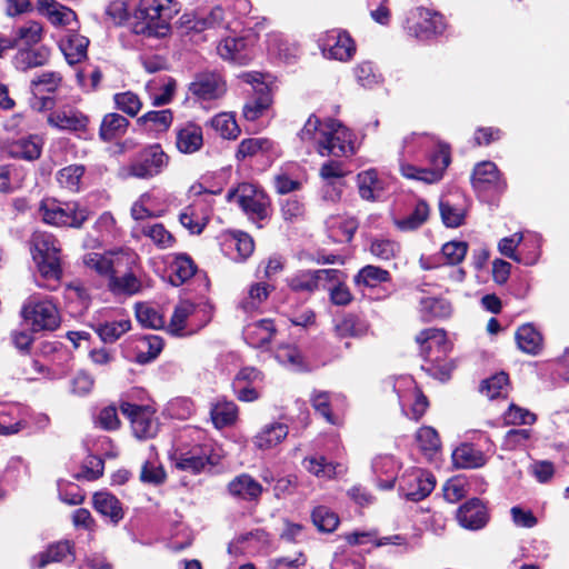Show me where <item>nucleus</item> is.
I'll list each match as a JSON object with an SVG mask.
<instances>
[{
	"instance_id": "obj_1",
	"label": "nucleus",
	"mask_w": 569,
	"mask_h": 569,
	"mask_svg": "<svg viewBox=\"0 0 569 569\" xmlns=\"http://www.w3.org/2000/svg\"><path fill=\"white\" fill-rule=\"evenodd\" d=\"M416 341L420 345L422 357L430 363L427 371L440 380H447L453 369V365L447 361L451 350L447 333L441 329L429 328L422 330Z\"/></svg>"
},
{
	"instance_id": "obj_2",
	"label": "nucleus",
	"mask_w": 569,
	"mask_h": 569,
	"mask_svg": "<svg viewBox=\"0 0 569 569\" xmlns=\"http://www.w3.org/2000/svg\"><path fill=\"white\" fill-rule=\"evenodd\" d=\"M222 449L208 440L193 446H180L170 453V460L177 469L199 473L207 466H216L222 458Z\"/></svg>"
},
{
	"instance_id": "obj_3",
	"label": "nucleus",
	"mask_w": 569,
	"mask_h": 569,
	"mask_svg": "<svg viewBox=\"0 0 569 569\" xmlns=\"http://www.w3.org/2000/svg\"><path fill=\"white\" fill-rule=\"evenodd\" d=\"M31 247L41 277L58 282L62 274L59 241L49 232L36 231Z\"/></svg>"
},
{
	"instance_id": "obj_4",
	"label": "nucleus",
	"mask_w": 569,
	"mask_h": 569,
	"mask_svg": "<svg viewBox=\"0 0 569 569\" xmlns=\"http://www.w3.org/2000/svg\"><path fill=\"white\" fill-rule=\"evenodd\" d=\"M38 212L44 223L54 227L78 229L89 218V210L78 202H64L50 197L40 201Z\"/></svg>"
},
{
	"instance_id": "obj_5",
	"label": "nucleus",
	"mask_w": 569,
	"mask_h": 569,
	"mask_svg": "<svg viewBox=\"0 0 569 569\" xmlns=\"http://www.w3.org/2000/svg\"><path fill=\"white\" fill-rule=\"evenodd\" d=\"M169 163L170 156L161 144L151 143L142 148L123 170L129 177L149 180L164 172Z\"/></svg>"
},
{
	"instance_id": "obj_6",
	"label": "nucleus",
	"mask_w": 569,
	"mask_h": 569,
	"mask_svg": "<svg viewBox=\"0 0 569 569\" xmlns=\"http://www.w3.org/2000/svg\"><path fill=\"white\" fill-rule=\"evenodd\" d=\"M227 199L236 203L252 221H262L269 217L270 199L260 187L242 182L229 190Z\"/></svg>"
},
{
	"instance_id": "obj_7",
	"label": "nucleus",
	"mask_w": 569,
	"mask_h": 569,
	"mask_svg": "<svg viewBox=\"0 0 569 569\" xmlns=\"http://www.w3.org/2000/svg\"><path fill=\"white\" fill-rule=\"evenodd\" d=\"M430 168H420L406 160L400 161V172L407 179L422 181L425 183H436L443 177L445 170L451 162L449 147L440 144L438 152L429 154Z\"/></svg>"
},
{
	"instance_id": "obj_8",
	"label": "nucleus",
	"mask_w": 569,
	"mask_h": 569,
	"mask_svg": "<svg viewBox=\"0 0 569 569\" xmlns=\"http://www.w3.org/2000/svg\"><path fill=\"white\" fill-rule=\"evenodd\" d=\"M211 317L206 308L197 307L188 300L179 302L172 313L168 331L173 336H186L204 327Z\"/></svg>"
},
{
	"instance_id": "obj_9",
	"label": "nucleus",
	"mask_w": 569,
	"mask_h": 569,
	"mask_svg": "<svg viewBox=\"0 0 569 569\" xmlns=\"http://www.w3.org/2000/svg\"><path fill=\"white\" fill-rule=\"evenodd\" d=\"M393 391L397 393L399 405L405 416L419 420L429 406L426 396L418 389L410 376H401L393 380Z\"/></svg>"
},
{
	"instance_id": "obj_10",
	"label": "nucleus",
	"mask_w": 569,
	"mask_h": 569,
	"mask_svg": "<svg viewBox=\"0 0 569 569\" xmlns=\"http://www.w3.org/2000/svg\"><path fill=\"white\" fill-rule=\"evenodd\" d=\"M446 27L442 14L422 7L410 10L406 21L408 33L420 40L442 34Z\"/></svg>"
},
{
	"instance_id": "obj_11",
	"label": "nucleus",
	"mask_w": 569,
	"mask_h": 569,
	"mask_svg": "<svg viewBox=\"0 0 569 569\" xmlns=\"http://www.w3.org/2000/svg\"><path fill=\"white\" fill-rule=\"evenodd\" d=\"M22 316L34 331L54 330L61 321L56 305L50 300H40L37 297L28 299L22 308Z\"/></svg>"
},
{
	"instance_id": "obj_12",
	"label": "nucleus",
	"mask_w": 569,
	"mask_h": 569,
	"mask_svg": "<svg viewBox=\"0 0 569 569\" xmlns=\"http://www.w3.org/2000/svg\"><path fill=\"white\" fill-rule=\"evenodd\" d=\"M137 260V254L131 250L108 251L106 253L89 252L83 257L84 266L98 276L110 278L117 273L118 268L124 263L130 266Z\"/></svg>"
},
{
	"instance_id": "obj_13",
	"label": "nucleus",
	"mask_w": 569,
	"mask_h": 569,
	"mask_svg": "<svg viewBox=\"0 0 569 569\" xmlns=\"http://www.w3.org/2000/svg\"><path fill=\"white\" fill-rule=\"evenodd\" d=\"M121 412L129 418L133 435L138 439H149L157 435L159 422L156 411L149 406H137L130 402H122Z\"/></svg>"
},
{
	"instance_id": "obj_14",
	"label": "nucleus",
	"mask_w": 569,
	"mask_h": 569,
	"mask_svg": "<svg viewBox=\"0 0 569 569\" xmlns=\"http://www.w3.org/2000/svg\"><path fill=\"white\" fill-rule=\"evenodd\" d=\"M439 210L443 224L458 228L465 222L468 210V199L460 190H453L441 197Z\"/></svg>"
},
{
	"instance_id": "obj_15",
	"label": "nucleus",
	"mask_w": 569,
	"mask_h": 569,
	"mask_svg": "<svg viewBox=\"0 0 569 569\" xmlns=\"http://www.w3.org/2000/svg\"><path fill=\"white\" fill-rule=\"evenodd\" d=\"M433 476L421 469H412L403 475L400 482V490L411 501H420L435 489Z\"/></svg>"
},
{
	"instance_id": "obj_16",
	"label": "nucleus",
	"mask_w": 569,
	"mask_h": 569,
	"mask_svg": "<svg viewBox=\"0 0 569 569\" xmlns=\"http://www.w3.org/2000/svg\"><path fill=\"white\" fill-rule=\"evenodd\" d=\"M328 139L323 150L326 156L348 157L355 153L353 134L339 121L328 119Z\"/></svg>"
},
{
	"instance_id": "obj_17",
	"label": "nucleus",
	"mask_w": 569,
	"mask_h": 569,
	"mask_svg": "<svg viewBox=\"0 0 569 569\" xmlns=\"http://www.w3.org/2000/svg\"><path fill=\"white\" fill-rule=\"evenodd\" d=\"M254 37H228L217 47L219 56L237 64H247L253 58Z\"/></svg>"
},
{
	"instance_id": "obj_18",
	"label": "nucleus",
	"mask_w": 569,
	"mask_h": 569,
	"mask_svg": "<svg viewBox=\"0 0 569 569\" xmlns=\"http://www.w3.org/2000/svg\"><path fill=\"white\" fill-rule=\"evenodd\" d=\"M321 50L327 58L348 61L356 52V44L347 32L331 30L322 38Z\"/></svg>"
},
{
	"instance_id": "obj_19",
	"label": "nucleus",
	"mask_w": 569,
	"mask_h": 569,
	"mask_svg": "<svg viewBox=\"0 0 569 569\" xmlns=\"http://www.w3.org/2000/svg\"><path fill=\"white\" fill-rule=\"evenodd\" d=\"M47 121L51 127L59 130L77 132L87 129L89 118L72 106H62L50 112Z\"/></svg>"
},
{
	"instance_id": "obj_20",
	"label": "nucleus",
	"mask_w": 569,
	"mask_h": 569,
	"mask_svg": "<svg viewBox=\"0 0 569 569\" xmlns=\"http://www.w3.org/2000/svg\"><path fill=\"white\" fill-rule=\"evenodd\" d=\"M189 91L198 100L210 101L224 94L226 83L218 73L203 72L194 77L189 84Z\"/></svg>"
},
{
	"instance_id": "obj_21",
	"label": "nucleus",
	"mask_w": 569,
	"mask_h": 569,
	"mask_svg": "<svg viewBox=\"0 0 569 569\" xmlns=\"http://www.w3.org/2000/svg\"><path fill=\"white\" fill-rule=\"evenodd\" d=\"M339 274L337 269L301 270L288 279V286L296 292L311 293L319 288L320 282L337 279Z\"/></svg>"
},
{
	"instance_id": "obj_22",
	"label": "nucleus",
	"mask_w": 569,
	"mask_h": 569,
	"mask_svg": "<svg viewBox=\"0 0 569 569\" xmlns=\"http://www.w3.org/2000/svg\"><path fill=\"white\" fill-rule=\"evenodd\" d=\"M178 12L173 0H139L136 18L152 26L157 21L171 19L172 14Z\"/></svg>"
},
{
	"instance_id": "obj_23",
	"label": "nucleus",
	"mask_w": 569,
	"mask_h": 569,
	"mask_svg": "<svg viewBox=\"0 0 569 569\" xmlns=\"http://www.w3.org/2000/svg\"><path fill=\"white\" fill-rule=\"evenodd\" d=\"M210 206L202 199H197L182 209L179 221L191 234H200L209 222Z\"/></svg>"
},
{
	"instance_id": "obj_24",
	"label": "nucleus",
	"mask_w": 569,
	"mask_h": 569,
	"mask_svg": "<svg viewBox=\"0 0 569 569\" xmlns=\"http://www.w3.org/2000/svg\"><path fill=\"white\" fill-rule=\"evenodd\" d=\"M328 119L321 121L318 117L311 114L300 130L299 138L307 146L309 151L312 149L319 154L326 156L323 148L328 139Z\"/></svg>"
},
{
	"instance_id": "obj_25",
	"label": "nucleus",
	"mask_w": 569,
	"mask_h": 569,
	"mask_svg": "<svg viewBox=\"0 0 569 569\" xmlns=\"http://www.w3.org/2000/svg\"><path fill=\"white\" fill-rule=\"evenodd\" d=\"M357 184L361 199L378 201L388 188V179L380 176L376 169H368L357 174Z\"/></svg>"
},
{
	"instance_id": "obj_26",
	"label": "nucleus",
	"mask_w": 569,
	"mask_h": 569,
	"mask_svg": "<svg viewBox=\"0 0 569 569\" xmlns=\"http://www.w3.org/2000/svg\"><path fill=\"white\" fill-rule=\"evenodd\" d=\"M42 148V138L37 134H30L8 142L4 151L10 158L34 161L40 158Z\"/></svg>"
},
{
	"instance_id": "obj_27",
	"label": "nucleus",
	"mask_w": 569,
	"mask_h": 569,
	"mask_svg": "<svg viewBox=\"0 0 569 569\" xmlns=\"http://www.w3.org/2000/svg\"><path fill=\"white\" fill-rule=\"evenodd\" d=\"M472 186L478 192L501 191L505 188V182L501 180L497 166L491 161H483L473 170Z\"/></svg>"
},
{
	"instance_id": "obj_28",
	"label": "nucleus",
	"mask_w": 569,
	"mask_h": 569,
	"mask_svg": "<svg viewBox=\"0 0 569 569\" xmlns=\"http://www.w3.org/2000/svg\"><path fill=\"white\" fill-rule=\"evenodd\" d=\"M430 216V207L425 200L415 201L409 208V212L403 216L392 217L395 227L402 232H410L423 226Z\"/></svg>"
},
{
	"instance_id": "obj_29",
	"label": "nucleus",
	"mask_w": 569,
	"mask_h": 569,
	"mask_svg": "<svg viewBox=\"0 0 569 569\" xmlns=\"http://www.w3.org/2000/svg\"><path fill=\"white\" fill-rule=\"evenodd\" d=\"M203 146L202 128L194 122H187L176 129V147L179 152L191 154Z\"/></svg>"
},
{
	"instance_id": "obj_30",
	"label": "nucleus",
	"mask_w": 569,
	"mask_h": 569,
	"mask_svg": "<svg viewBox=\"0 0 569 569\" xmlns=\"http://www.w3.org/2000/svg\"><path fill=\"white\" fill-rule=\"evenodd\" d=\"M27 427V412L19 405H0V435L18 433Z\"/></svg>"
},
{
	"instance_id": "obj_31",
	"label": "nucleus",
	"mask_w": 569,
	"mask_h": 569,
	"mask_svg": "<svg viewBox=\"0 0 569 569\" xmlns=\"http://www.w3.org/2000/svg\"><path fill=\"white\" fill-rule=\"evenodd\" d=\"M277 333L276 326L271 319H261L248 323L243 329V337L248 345L253 348H264Z\"/></svg>"
},
{
	"instance_id": "obj_32",
	"label": "nucleus",
	"mask_w": 569,
	"mask_h": 569,
	"mask_svg": "<svg viewBox=\"0 0 569 569\" xmlns=\"http://www.w3.org/2000/svg\"><path fill=\"white\" fill-rule=\"evenodd\" d=\"M37 9L56 27H68L76 22V13L57 0H38Z\"/></svg>"
},
{
	"instance_id": "obj_33",
	"label": "nucleus",
	"mask_w": 569,
	"mask_h": 569,
	"mask_svg": "<svg viewBox=\"0 0 569 569\" xmlns=\"http://www.w3.org/2000/svg\"><path fill=\"white\" fill-rule=\"evenodd\" d=\"M522 241H523L522 233H513L512 236L505 237L499 241L498 250L502 256H505L509 259H512L516 262L525 263L527 266L536 263V261L538 259V254H539L538 253V248H539L538 240L532 239L531 242L533 246V250L523 257L516 252V249Z\"/></svg>"
},
{
	"instance_id": "obj_34",
	"label": "nucleus",
	"mask_w": 569,
	"mask_h": 569,
	"mask_svg": "<svg viewBox=\"0 0 569 569\" xmlns=\"http://www.w3.org/2000/svg\"><path fill=\"white\" fill-rule=\"evenodd\" d=\"M457 519L463 528L480 529L488 520L486 507L479 499H471L458 509Z\"/></svg>"
},
{
	"instance_id": "obj_35",
	"label": "nucleus",
	"mask_w": 569,
	"mask_h": 569,
	"mask_svg": "<svg viewBox=\"0 0 569 569\" xmlns=\"http://www.w3.org/2000/svg\"><path fill=\"white\" fill-rule=\"evenodd\" d=\"M289 427L280 421H273L261 428L254 436L253 443L258 449L269 450L280 445L288 436Z\"/></svg>"
},
{
	"instance_id": "obj_36",
	"label": "nucleus",
	"mask_w": 569,
	"mask_h": 569,
	"mask_svg": "<svg viewBox=\"0 0 569 569\" xmlns=\"http://www.w3.org/2000/svg\"><path fill=\"white\" fill-rule=\"evenodd\" d=\"M158 194L148 191L142 193L133 203L130 210L134 220H144L148 218H158L164 213V209L159 203Z\"/></svg>"
},
{
	"instance_id": "obj_37",
	"label": "nucleus",
	"mask_w": 569,
	"mask_h": 569,
	"mask_svg": "<svg viewBox=\"0 0 569 569\" xmlns=\"http://www.w3.org/2000/svg\"><path fill=\"white\" fill-rule=\"evenodd\" d=\"M50 58V49L46 46L20 49L13 57V64L18 70L27 71L44 66Z\"/></svg>"
},
{
	"instance_id": "obj_38",
	"label": "nucleus",
	"mask_w": 569,
	"mask_h": 569,
	"mask_svg": "<svg viewBox=\"0 0 569 569\" xmlns=\"http://www.w3.org/2000/svg\"><path fill=\"white\" fill-rule=\"evenodd\" d=\"M399 466L390 455L377 456L372 461V470L377 476L378 486L382 489H391L395 485Z\"/></svg>"
},
{
	"instance_id": "obj_39",
	"label": "nucleus",
	"mask_w": 569,
	"mask_h": 569,
	"mask_svg": "<svg viewBox=\"0 0 569 569\" xmlns=\"http://www.w3.org/2000/svg\"><path fill=\"white\" fill-rule=\"evenodd\" d=\"M197 271V266L190 256L186 253L174 254L169 264V281L172 286L179 287L188 281Z\"/></svg>"
},
{
	"instance_id": "obj_40",
	"label": "nucleus",
	"mask_w": 569,
	"mask_h": 569,
	"mask_svg": "<svg viewBox=\"0 0 569 569\" xmlns=\"http://www.w3.org/2000/svg\"><path fill=\"white\" fill-rule=\"evenodd\" d=\"M453 466L458 469H475L486 465L483 452L472 445L462 443L452 452Z\"/></svg>"
},
{
	"instance_id": "obj_41",
	"label": "nucleus",
	"mask_w": 569,
	"mask_h": 569,
	"mask_svg": "<svg viewBox=\"0 0 569 569\" xmlns=\"http://www.w3.org/2000/svg\"><path fill=\"white\" fill-rule=\"evenodd\" d=\"M302 463L306 470L322 479H332L347 470L342 463L329 462L322 456L307 457Z\"/></svg>"
},
{
	"instance_id": "obj_42",
	"label": "nucleus",
	"mask_w": 569,
	"mask_h": 569,
	"mask_svg": "<svg viewBox=\"0 0 569 569\" xmlns=\"http://www.w3.org/2000/svg\"><path fill=\"white\" fill-rule=\"evenodd\" d=\"M89 40L78 33H68L59 43L66 60L70 64L78 63L87 57Z\"/></svg>"
},
{
	"instance_id": "obj_43",
	"label": "nucleus",
	"mask_w": 569,
	"mask_h": 569,
	"mask_svg": "<svg viewBox=\"0 0 569 569\" xmlns=\"http://www.w3.org/2000/svg\"><path fill=\"white\" fill-rule=\"evenodd\" d=\"M228 491L233 497L254 500L261 495L262 487L251 476L242 473L229 482Z\"/></svg>"
},
{
	"instance_id": "obj_44",
	"label": "nucleus",
	"mask_w": 569,
	"mask_h": 569,
	"mask_svg": "<svg viewBox=\"0 0 569 569\" xmlns=\"http://www.w3.org/2000/svg\"><path fill=\"white\" fill-rule=\"evenodd\" d=\"M93 328L103 342L112 343L131 329V321L121 317L111 321L96 322Z\"/></svg>"
},
{
	"instance_id": "obj_45",
	"label": "nucleus",
	"mask_w": 569,
	"mask_h": 569,
	"mask_svg": "<svg viewBox=\"0 0 569 569\" xmlns=\"http://www.w3.org/2000/svg\"><path fill=\"white\" fill-rule=\"evenodd\" d=\"M72 558L71 545L69 541H61L50 546L46 551L32 557L31 565L41 569L50 562H59Z\"/></svg>"
},
{
	"instance_id": "obj_46",
	"label": "nucleus",
	"mask_w": 569,
	"mask_h": 569,
	"mask_svg": "<svg viewBox=\"0 0 569 569\" xmlns=\"http://www.w3.org/2000/svg\"><path fill=\"white\" fill-rule=\"evenodd\" d=\"M441 143L438 142L433 137L427 133H410L405 137L402 142V157H413L419 151H429L430 149H435L432 152H438L439 146Z\"/></svg>"
},
{
	"instance_id": "obj_47",
	"label": "nucleus",
	"mask_w": 569,
	"mask_h": 569,
	"mask_svg": "<svg viewBox=\"0 0 569 569\" xmlns=\"http://www.w3.org/2000/svg\"><path fill=\"white\" fill-rule=\"evenodd\" d=\"M94 509L112 523H118L123 518V511L119 500L108 492H97L93 496Z\"/></svg>"
},
{
	"instance_id": "obj_48",
	"label": "nucleus",
	"mask_w": 569,
	"mask_h": 569,
	"mask_svg": "<svg viewBox=\"0 0 569 569\" xmlns=\"http://www.w3.org/2000/svg\"><path fill=\"white\" fill-rule=\"evenodd\" d=\"M138 230L161 250L170 249L176 243V238L162 223H146Z\"/></svg>"
},
{
	"instance_id": "obj_49",
	"label": "nucleus",
	"mask_w": 569,
	"mask_h": 569,
	"mask_svg": "<svg viewBox=\"0 0 569 569\" xmlns=\"http://www.w3.org/2000/svg\"><path fill=\"white\" fill-rule=\"evenodd\" d=\"M211 420L216 428L222 429L233 425L238 419V407L226 399L218 400L210 410Z\"/></svg>"
},
{
	"instance_id": "obj_50",
	"label": "nucleus",
	"mask_w": 569,
	"mask_h": 569,
	"mask_svg": "<svg viewBox=\"0 0 569 569\" xmlns=\"http://www.w3.org/2000/svg\"><path fill=\"white\" fill-rule=\"evenodd\" d=\"M84 172L86 168L82 164H70L60 169L56 179L62 189L76 193L82 188Z\"/></svg>"
},
{
	"instance_id": "obj_51",
	"label": "nucleus",
	"mask_w": 569,
	"mask_h": 569,
	"mask_svg": "<svg viewBox=\"0 0 569 569\" xmlns=\"http://www.w3.org/2000/svg\"><path fill=\"white\" fill-rule=\"evenodd\" d=\"M129 121L119 113H108L100 124L99 136L103 141H111L126 133Z\"/></svg>"
},
{
	"instance_id": "obj_52",
	"label": "nucleus",
	"mask_w": 569,
	"mask_h": 569,
	"mask_svg": "<svg viewBox=\"0 0 569 569\" xmlns=\"http://www.w3.org/2000/svg\"><path fill=\"white\" fill-rule=\"evenodd\" d=\"M272 287L264 282H257L249 287L248 293L239 302V308L244 312H253L268 299Z\"/></svg>"
},
{
	"instance_id": "obj_53",
	"label": "nucleus",
	"mask_w": 569,
	"mask_h": 569,
	"mask_svg": "<svg viewBox=\"0 0 569 569\" xmlns=\"http://www.w3.org/2000/svg\"><path fill=\"white\" fill-rule=\"evenodd\" d=\"M451 305L443 298L423 297L420 300V312L425 320L447 318L451 315Z\"/></svg>"
},
{
	"instance_id": "obj_54",
	"label": "nucleus",
	"mask_w": 569,
	"mask_h": 569,
	"mask_svg": "<svg viewBox=\"0 0 569 569\" xmlns=\"http://www.w3.org/2000/svg\"><path fill=\"white\" fill-rule=\"evenodd\" d=\"M516 341L520 350L530 355L538 353L542 346L540 332L531 325H523L517 330Z\"/></svg>"
},
{
	"instance_id": "obj_55",
	"label": "nucleus",
	"mask_w": 569,
	"mask_h": 569,
	"mask_svg": "<svg viewBox=\"0 0 569 569\" xmlns=\"http://www.w3.org/2000/svg\"><path fill=\"white\" fill-rule=\"evenodd\" d=\"M63 298L73 313L83 312L88 309L90 303L89 293L80 283L67 284L63 289Z\"/></svg>"
},
{
	"instance_id": "obj_56",
	"label": "nucleus",
	"mask_w": 569,
	"mask_h": 569,
	"mask_svg": "<svg viewBox=\"0 0 569 569\" xmlns=\"http://www.w3.org/2000/svg\"><path fill=\"white\" fill-rule=\"evenodd\" d=\"M335 330L338 337L347 338H360L368 333V323L355 315H347L336 326Z\"/></svg>"
},
{
	"instance_id": "obj_57",
	"label": "nucleus",
	"mask_w": 569,
	"mask_h": 569,
	"mask_svg": "<svg viewBox=\"0 0 569 569\" xmlns=\"http://www.w3.org/2000/svg\"><path fill=\"white\" fill-rule=\"evenodd\" d=\"M43 37V27L38 21H27L24 24L18 27L14 31V40L18 44L32 47L39 43Z\"/></svg>"
},
{
	"instance_id": "obj_58",
	"label": "nucleus",
	"mask_w": 569,
	"mask_h": 569,
	"mask_svg": "<svg viewBox=\"0 0 569 569\" xmlns=\"http://www.w3.org/2000/svg\"><path fill=\"white\" fill-rule=\"evenodd\" d=\"M212 129L224 139H236L240 128L231 112H221L210 120Z\"/></svg>"
},
{
	"instance_id": "obj_59",
	"label": "nucleus",
	"mask_w": 569,
	"mask_h": 569,
	"mask_svg": "<svg viewBox=\"0 0 569 569\" xmlns=\"http://www.w3.org/2000/svg\"><path fill=\"white\" fill-rule=\"evenodd\" d=\"M163 348L161 337L150 335L143 337L138 345L137 361L139 363H148L154 360Z\"/></svg>"
},
{
	"instance_id": "obj_60",
	"label": "nucleus",
	"mask_w": 569,
	"mask_h": 569,
	"mask_svg": "<svg viewBox=\"0 0 569 569\" xmlns=\"http://www.w3.org/2000/svg\"><path fill=\"white\" fill-rule=\"evenodd\" d=\"M390 280L389 271L368 264L359 270V272L355 277L356 284L365 286V287H377L382 282H387Z\"/></svg>"
},
{
	"instance_id": "obj_61",
	"label": "nucleus",
	"mask_w": 569,
	"mask_h": 569,
	"mask_svg": "<svg viewBox=\"0 0 569 569\" xmlns=\"http://www.w3.org/2000/svg\"><path fill=\"white\" fill-rule=\"evenodd\" d=\"M24 174L14 164L0 166V192L11 193L21 188Z\"/></svg>"
},
{
	"instance_id": "obj_62",
	"label": "nucleus",
	"mask_w": 569,
	"mask_h": 569,
	"mask_svg": "<svg viewBox=\"0 0 569 569\" xmlns=\"http://www.w3.org/2000/svg\"><path fill=\"white\" fill-rule=\"evenodd\" d=\"M108 288L116 295H134L140 290L141 282L132 272H126L121 277L114 273L108 282Z\"/></svg>"
},
{
	"instance_id": "obj_63",
	"label": "nucleus",
	"mask_w": 569,
	"mask_h": 569,
	"mask_svg": "<svg viewBox=\"0 0 569 569\" xmlns=\"http://www.w3.org/2000/svg\"><path fill=\"white\" fill-rule=\"evenodd\" d=\"M273 143L267 138H248L243 139L236 153L237 159L242 160L258 153L268 152L272 149Z\"/></svg>"
},
{
	"instance_id": "obj_64",
	"label": "nucleus",
	"mask_w": 569,
	"mask_h": 569,
	"mask_svg": "<svg viewBox=\"0 0 569 569\" xmlns=\"http://www.w3.org/2000/svg\"><path fill=\"white\" fill-rule=\"evenodd\" d=\"M400 251V243L392 239L373 238L370 243V252L380 260L393 259Z\"/></svg>"
}]
</instances>
